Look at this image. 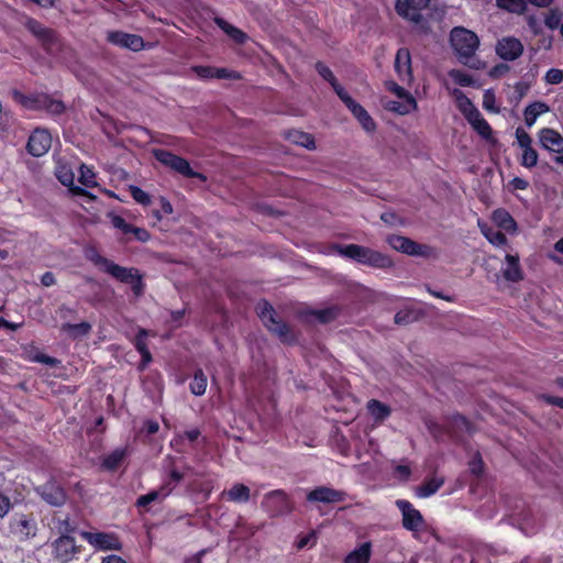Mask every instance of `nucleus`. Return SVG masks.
<instances>
[{"instance_id":"obj_1","label":"nucleus","mask_w":563,"mask_h":563,"mask_svg":"<svg viewBox=\"0 0 563 563\" xmlns=\"http://www.w3.org/2000/svg\"><path fill=\"white\" fill-rule=\"evenodd\" d=\"M452 48L464 64L475 54L478 48V36L464 27H454L450 34Z\"/></svg>"},{"instance_id":"obj_2","label":"nucleus","mask_w":563,"mask_h":563,"mask_svg":"<svg viewBox=\"0 0 563 563\" xmlns=\"http://www.w3.org/2000/svg\"><path fill=\"white\" fill-rule=\"evenodd\" d=\"M386 242L395 251L410 256L423 258H434L438 256L437 250L433 246L418 243L407 236L393 234L386 239Z\"/></svg>"},{"instance_id":"obj_3","label":"nucleus","mask_w":563,"mask_h":563,"mask_svg":"<svg viewBox=\"0 0 563 563\" xmlns=\"http://www.w3.org/2000/svg\"><path fill=\"white\" fill-rule=\"evenodd\" d=\"M257 313L264 325L282 341L289 342L295 339L291 329L277 318L275 310L267 301L257 305Z\"/></svg>"},{"instance_id":"obj_4","label":"nucleus","mask_w":563,"mask_h":563,"mask_svg":"<svg viewBox=\"0 0 563 563\" xmlns=\"http://www.w3.org/2000/svg\"><path fill=\"white\" fill-rule=\"evenodd\" d=\"M153 155L163 165L169 167L170 169L179 173L185 177L198 178L202 181L207 180V177L203 174L194 172L189 165V162L180 156H177L165 150H154Z\"/></svg>"},{"instance_id":"obj_5","label":"nucleus","mask_w":563,"mask_h":563,"mask_svg":"<svg viewBox=\"0 0 563 563\" xmlns=\"http://www.w3.org/2000/svg\"><path fill=\"white\" fill-rule=\"evenodd\" d=\"M24 26L41 42L45 49L51 51L59 45V38L56 32L44 26L37 20L33 18H26Z\"/></svg>"},{"instance_id":"obj_6","label":"nucleus","mask_w":563,"mask_h":563,"mask_svg":"<svg viewBox=\"0 0 563 563\" xmlns=\"http://www.w3.org/2000/svg\"><path fill=\"white\" fill-rule=\"evenodd\" d=\"M431 0H397L396 11L404 19L420 24L422 11L427 10Z\"/></svg>"},{"instance_id":"obj_7","label":"nucleus","mask_w":563,"mask_h":563,"mask_svg":"<svg viewBox=\"0 0 563 563\" xmlns=\"http://www.w3.org/2000/svg\"><path fill=\"white\" fill-rule=\"evenodd\" d=\"M262 506L271 512L273 517L280 516L291 511L288 496L284 490H273L264 496Z\"/></svg>"},{"instance_id":"obj_8","label":"nucleus","mask_w":563,"mask_h":563,"mask_svg":"<svg viewBox=\"0 0 563 563\" xmlns=\"http://www.w3.org/2000/svg\"><path fill=\"white\" fill-rule=\"evenodd\" d=\"M496 54L506 62L519 58L523 53V44L515 36H505L496 43Z\"/></svg>"},{"instance_id":"obj_9","label":"nucleus","mask_w":563,"mask_h":563,"mask_svg":"<svg viewBox=\"0 0 563 563\" xmlns=\"http://www.w3.org/2000/svg\"><path fill=\"white\" fill-rule=\"evenodd\" d=\"M396 505L401 511L404 528L412 532L419 531L424 523L421 512L407 500L399 499Z\"/></svg>"},{"instance_id":"obj_10","label":"nucleus","mask_w":563,"mask_h":563,"mask_svg":"<svg viewBox=\"0 0 563 563\" xmlns=\"http://www.w3.org/2000/svg\"><path fill=\"white\" fill-rule=\"evenodd\" d=\"M52 547L55 559L62 563L71 561L79 552V547H77L75 539L68 534L60 536L53 542Z\"/></svg>"},{"instance_id":"obj_11","label":"nucleus","mask_w":563,"mask_h":563,"mask_svg":"<svg viewBox=\"0 0 563 563\" xmlns=\"http://www.w3.org/2000/svg\"><path fill=\"white\" fill-rule=\"evenodd\" d=\"M81 537L97 550L121 549V542L113 533L82 531Z\"/></svg>"},{"instance_id":"obj_12","label":"nucleus","mask_w":563,"mask_h":563,"mask_svg":"<svg viewBox=\"0 0 563 563\" xmlns=\"http://www.w3.org/2000/svg\"><path fill=\"white\" fill-rule=\"evenodd\" d=\"M346 499L343 490H338L328 486H319L310 490L307 500L311 503L338 504Z\"/></svg>"},{"instance_id":"obj_13","label":"nucleus","mask_w":563,"mask_h":563,"mask_svg":"<svg viewBox=\"0 0 563 563\" xmlns=\"http://www.w3.org/2000/svg\"><path fill=\"white\" fill-rule=\"evenodd\" d=\"M52 146V136L46 130L36 129L29 137L27 151L35 157L43 156Z\"/></svg>"},{"instance_id":"obj_14","label":"nucleus","mask_w":563,"mask_h":563,"mask_svg":"<svg viewBox=\"0 0 563 563\" xmlns=\"http://www.w3.org/2000/svg\"><path fill=\"white\" fill-rule=\"evenodd\" d=\"M107 40L113 45L134 52H139L144 47V41L140 35L129 34L122 31L108 32Z\"/></svg>"},{"instance_id":"obj_15","label":"nucleus","mask_w":563,"mask_h":563,"mask_svg":"<svg viewBox=\"0 0 563 563\" xmlns=\"http://www.w3.org/2000/svg\"><path fill=\"white\" fill-rule=\"evenodd\" d=\"M395 71L402 84L411 85L413 75L411 69V55L408 48H399L395 57Z\"/></svg>"},{"instance_id":"obj_16","label":"nucleus","mask_w":563,"mask_h":563,"mask_svg":"<svg viewBox=\"0 0 563 563\" xmlns=\"http://www.w3.org/2000/svg\"><path fill=\"white\" fill-rule=\"evenodd\" d=\"M36 492L52 506H62L66 501L65 490L54 479H49L44 485L38 486Z\"/></svg>"},{"instance_id":"obj_17","label":"nucleus","mask_w":563,"mask_h":563,"mask_svg":"<svg viewBox=\"0 0 563 563\" xmlns=\"http://www.w3.org/2000/svg\"><path fill=\"white\" fill-rule=\"evenodd\" d=\"M342 102L347 107V109L352 112V114L357 119V121L361 123L363 129L366 132H374L376 130V123L374 122L373 118L369 115V113L360 104L357 103L350 95L347 93L345 97H343Z\"/></svg>"},{"instance_id":"obj_18","label":"nucleus","mask_w":563,"mask_h":563,"mask_svg":"<svg viewBox=\"0 0 563 563\" xmlns=\"http://www.w3.org/2000/svg\"><path fill=\"white\" fill-rule=\"evenodd\" d=\"M541 146L550 152L563 153V136L554 129L543 128L538 133Z\"/></svg>"},{"instance_id":"obj_19","label":"nucleus","mask_w":563,"mask_h":563,"mask_svg":"<svg viewBox=\"0 0 563 563\" xmlns=\"http://www.w3.org/2000/svg\"><path fill=\"white\" fill-rule=\"evenodd\" d=\"M506 266L501 269L503 277L511 283H518L523 279V273L517 254H507L505 256Z\"/></svg>"},{"instance_id":"obj_20","label":"nucleus","mask_w":563,"mask_h":563,"mask_svg":"<svg viewBox=\"0 0 563 563\" xmlns=\"http://www.w3.org/2000/svg\"><path fill=\"white\" fill-rule=\"evenodd\" d=\"M382 104L386 110L395 112L399 115L409 114L418 109V103H417L416 99L389 100V99L383 98Z\"/></svg>"},{"instance_id":"obj_21","label":"nucleus","mask_w":563,"mask_h":563,"mask_svg":"<svg viewBox=\"0 0 563 563\" xmlns=\"http://www.w3.org/2000/svg\"><path fill=\"white\" fill-rule=\"evenodd\" d=\"M362 264L382 269L391 268L394 266V262L388 255L369 247L366 250Z\"/></svg>"},{"instance_id":"obj_22","label":"nucleus","mask_w":563,"mask_h":563,"mask_svg":"<svg viewBox=\"0 0 563 563\" xmlns=\"http://www.w3.org/2000/svg\"><path fill=\"white\" fill-rule=\"evenodd\" d=\"M55 175L57 179L66 187H69L73 192L78 195H86L85 190L74 187L75 183V175L70 167H68L66 164H63L60 162L57 163Z\"/></svg>"},{"instance_id":"obj_23","label":"nucleus","mask_w":563,"mask_h":563,"mask_svg":"<svg viewBox=\"0 0 563 563\" xmlns=\"http://www.w3.org/2000/svg\"><path fill=\"white\" fill-rule=\"evenodd\" d=\"M137 272H139L137 268L123 267V266L115 264L114 262H111V264L109 265V267L107 268V271L104 273L109 274L110 276H112L113 278H115L117 280H119L121 283L129 284L130 282H133V277H134V275L137 274Z\"/></svg>"},{"instance_id":"obj_24","label":"nucleus","mask_w":563,"mask_h":563,"mask_svg":"<svg viewBox=\"0 0 563 563\" xmlns=\"http://www.w3.org/2000/svg\"><path fill=\"white\" fill-rule=\"evenodd\" d=\"M452 96L455 99L456 107L463 113L465 119L472 118L478 109L473 104V102L465 96V93L460 89H453Z\"/></svg>"},{"instance_id":"obj_25","label":"nucleus","mask_w":563,"mask_h":563,"mask_svg":"<svg viewBox=\"0 0 563 563\" xmlns=\"http://www.w3.org/2000/svg\"><path fill=\"white\" fill-rule=\"evenodd\" d=\"M285 136L289 142L300 145L307 150L312 151L316 148L314 137L309 133L299 130H289L285 133Z\"/></svg>"},{"instance_id":"obj_26","label":"nucleus","mask_w":563,"mask_h":563,"mask_svg":"<svg viewBox=\"0 0 563 563\" xmlns=\"http://www.w3.org/2000/svg\"><path fill=\"white\" fill-rule=\"evenodd\" d=\"M366 246H362L358 244H347V245H336L335 251L347 258L354 260L357 263L362 264L364 261V256L366 254Z\"/></svg>"},{"instance_id":"obj_27","label":"nucleus","mask_w":563,"mask_h":563,"mask_svg":"<svg viewBox=\"0 0 563 563\" xmlns=\"http://www.w3.org/2000/svg\"><path fill=\"white\" fill-rule=\"evenodd\" d=\"M550 111L549 106L545 102L537 101L526 107L523 111V118L526 124L532 126L538 117Z\"/></svg>"},{"instance_id":"obj_28","label":"nucleus","mask_w":563,"mask_h":563,"mask_svg":"<svg viewBox=\"0 0 563 563\" xmlns=\"http://www.w3.org/2000/svg\"><path fill=\"white\" fill-rule=\"evenodd\" d=\"M316 69L318 74L332 86L333 90L336 92L340 99L347 95L344 88L338 82L335 76L329 67L319 62L316 64Z\"/></svg>"},{"instance_id":"obj_29","label":"nucleus","mask_w":563,"mask_h":563,"mask_svg":"<svg viewBox=\"0 0 563 563\" xmlns=\"http://www.w3.org/2000/svg\"><path fill=\"white\" fill-rule=\"evenodd\" d=\"M493 221L495 222V224L498 228H500L507 232L514 233L517 230V224H516L514 218L510 216L509 212H507L504 209H497L494 211Z\"/></svg>"},{"instance_id":"obj_30","label":"nucleus","mask_w":563,"mask_h":563,"mask_svg":"<svg viewBox=\"0 0 563 563\" xmlns=\"http://www.w3.org/2000/svg\"><path fill=\"white\" fill-rule=\"evenodd\" d=\"M223 496L233 503H247L250 500L251 492L244 484H234L230 489L223 492Z\"/></svg>"},{"instance_id":"obj_31","label":"nucleus","mask_w":563,"mask_h":563,"mask_svg":"<svg viewBox=\"0 0 563 563\" xmlns=\"http://www.w3.org/2000/svg\"><path fill=\"white\" fill-rule=\"evenodd\" d=\"M173 489L174 487L170 486L169 483H165L158 490H153L146 495L140 496L136 500V506L145 507L159 498H165L173 492Z\"/></svg>"},{"instance_id":"obj_32","label":"nucleus","mask_w":563,"mask_h":563,"mask_svg":"<svg viewBox=\"0 0 563 563\" xmlns=\"http://www.w3.org/2000/svg\"><path fill=\"white\" fill-rule=\"evenodd\" d=\"M91 324L89 322L82 321L79 323H69L66 322L60 327V330L66 333L68 336L73 339L86 336L91 331Z\"/></svg>"},{"instance_id":"obj_33","label":"nucleus","mask_w":563,"mask_h":563,"mask_svg":"<svg viewBox=\"0 0 563 563\" xmlns=\"http://www.w3.org/2000/svg\"><path fill=\"white\" fill-rule=\"evenodd\" d=\"M444 484V478L440 476H433L426 481L424 484L417 487L416 494L420 498H427L438 492V489Z\"/></svg>"},{"instance_id":"obj_34","label":"nucleus","mask_w":563,"mask_h":563,"mask_svg":"<svg viewBox=\"0 0 563 563\" xmlns=\"http://www.w3.org/2000/svg\"><path fill=\"white\" fill-rule=\"evenodd\" d=\"M478 227L483 235L495 246H505L507 244V238L500 231H497L486 223L478 221Z\"/></svg>"},{"instance_id":"obj_35","label":"nucleus","mask_w":563,"mask_h":563,"mask_svg":"<svg viewBox=\"0 0 563 563\" xmlns=\"http://www.w3.org/2000/svg\"><path fill=\"white\" fill-rule=\"evenodd\" d=\"M214 22L234 42L242 44L246 41V37H247L246 34L243 31H241L240 29L228 23L225 20H223L221 18H216Z\"/></svg>"},{"instance_id":"obj_36","label":"nucleus","mask_w":563,"mask_h":563,"mask_svg":"<svg viewBox=\"0 0 563 563\" xmlns=\"http://www.w3.org/2000/svg\"><path fill=\"white\" fill-rule=\"evenodd\" d=\"M367 410L376 422H383L390 415V408L376 399L367 402Z\"/></svg>"},{"instance_id":"obj_37","label":"nucleus","mask_w":563,"mask_h":563,"mask_svg":"<svg viewBox=\"0 0 563 563\" xmlns=\"http://www.w3.org/2000/svg\"><path fill=\"white\" fill-rule=\"evenodd\" d=\"M467 121L482 137L488 140L492 136V128L479 111L467 119Z\"/></svg>"},{"instance_id":"obj_38","label":"nucleus","mask_w":563,"mask_h":563,"mask_svg":"<svg viewBox=\"0 0 563 563\" xmlns=\"http://www.w3.org/2000/svg\"><path fill=\"white\" fill-rule=\"evenodd\" d=\"M371 556V544L363 543L357 549L352 551L346 558L344 563H367Z\"/></svg>"},{"instance_id":"obj_39","label":"nucleus","mask_w":563,"mask_h":563,"mask_svg":"<svg viewBox=\"0 0 563 563\" xmlns=\"http://www.w3.org/2000/svg\"><path fill=\"white\" fill-rule=\"evenodd\" d=\"M496 5L514 14H523L527 10L526 0H496Z\"/></svg>"},{"instance_id":"obj_40","label":"nucleus","mask_w":563,"mask_h":563,"mask_svg":"<svg viewBox=\"0 0 563 563\" xmlns=\"http://www.w3.org/2000/svg\"><path fill=\"white\" fill-rule=\"evenodd\" d=\"M189 388L195 396H201L206 393L207 377L201 369H198L195 373L194 379L190 383Z\"/></svg>"},{"instance_id":"obj_41","label":"nucleus","mask_w":563,"mask_h":563,"mask_svg":"<svg viewBox=\"0 0 563 563\" xmlns=\"http://www.w3.org/2000/svg\"><path fill=\"white\" fill-rule=\"evenodd\" d=\"M340 309L338 307H329L325 309L314 310L312 316L321 323H328L338 318Z\"/></svg>"},{"instance_id":"obj_42","label":"nucleus","mask_w":563,"mask_h":563,"mask_svg":"<svg viewBox=\"0 0 563 563\" xmlns=\"http://www.w3.org/2000/svg\"><path fill=\"white\" fill-rule=\"evenodd\" d=\"M125 455V449H117L103 460V466L108 470H114L120 465Z\"/></svg>"},{"instance_id":"obj_43","label":"nucleus","mask_w":563,"mask_h":563,"mask_svg":"<svg viewBox=\"0 0 563 563\" xmlns=\"http://www.w3.org/2000/svg\"><path fill=\"white\" fill-rule=\"evenodd\" d=\"M544 24L551 30L560 27L563 24V12L556 8L551 9L545 14Z\"/></svg>"},{"instance_id":"obj_44","label":"nucleus","mask_w":563,"mask_h":563,"mask_svg":"<svg viewBox=\"0 0 563 563\" xmlns=\"http://www.w3.org/2000/svg\"><path fill=\"white\" fill-rule=\"evenodd\" d=\"M449 76L454 80L455 84L462 87H468L474 85V80L471 75L459 69H452L449 71Z\"/></svg>"},{"instance_id":"obj_45","label":"nucleus","mask_w":563,"mask_h":563,"mask_svg":"<svg viewBox=\"0 0 563 563\" xmlns=\"http://www.w3.org/2000/svg\"><path fill=\"white\" fill-rule=\"evenodd\" d=\"M385 87L400 100L415 99L410 92L393 80L386 81Z\"/></svg>"},{"instance_id":"obj_46","label":"nucleus","mask_w":563,"mask_h":563,"mask_svg":"<svg viewBox=\"0 0 563 563\" xmlns=\"http://www.w3.org/2000/svg\"><path fill=\"white\" fill-rule=\"evenodd\" d=\"M538 163V153L532 147L522 148L521 165L528 168L534 167Z\"/></svg>"},{"instance_id":"obj_47","label":"nucleus","mask_w":563,"mask_h":563,"mask_svg":"<svg viewBox=\"0 0 563 563\" xmlns=\"http://www.w3.org/2000/svg\"><path fill=\"white\" fill-rule=\"evenodd\" d=\"M87 258L93 263L99 269L106 272L112 261L100 255L96 250H91L87 253Z\"/></svg>"},{"instance_id":"obj_48","label":"nucleus","mask_w":563,"mask_h":563,"mask_svg":"<svg viewBox=\"0 0 563 563\" xmlns=\"http://www.w3.org/2000/svg\"><path fill=\"white\" fill-rule=\"evenodd\" d=\"M79 181L86 187H95L97 185L95 173L86 165L80 166Z\"/></svg>"},{"instance_id":"obj_49","label":"nucleus","mask_w":563,"mask_h":563,"mask_svg":"<svg viewBox=\"0 0 563 563\" xmlns=\"http://www.w3.org/2000/svg\"><path fill=\"white\" fill-rule=\"evenodd\" d=\"M483 107L487 111L498 113L499 108L496 107V97L493 90L488 89L484 92L483 96Z\"/></svg>"},{"instance_id":"obj_50","label":"nucleus","mask_w":563,"mask_h":563,"mask_svg":"<svg viewBox=\"0 0 563 563\" xmlns=\"http://www.w3.org/2000/svg\"><path fill=\"white\" fill-rule=\"evenodd\" d=\"M395 323L397 324H408L415 320H417V316L413 310L406 309L400 310L395 314Z\"/></svg>"},{"instance_id":"obj_51","label":"nucleus","mask_w":563,"mask_h":563,"mask_svg":"<svg viewBox=\"0 0 563 563\" xmlns=\"http://www.w3.org/2000/svg\"><path fill=\"white\" fill-rule=\"evenodd\" d=\"M129 190H130L131 196L133 197V199L136 202H139L143 206H147L151 203L150 196L141 188H139L136 186H130Z\"/></svg>"},{"instance_id":"obj_52","label":"nucleus","mask_w":563,"mask_h":563,"mask_svg":"<svg viewBox=\"0 0 563 563\" xmlns=\"http://www.w3.org/2000/svg\"><path fill=\"white\" fill-rule=\"evenodd\" d=\"M200 79H212L214 78V67L212 66H192L190 68Z\"/></svg>"},{"instance_id":"obj_53","label":"nucleus","mask_w":563,"mask_h":563,"mask_svg":"<svg viewBox=\"0 0 563 563\" xmlns=\"http://www.w3.org/2000/svg\"><path fill=\"white\" fill-rule=\"evenodd\" d=\"M516 139H517V143L521 150L532 146L531 136L522 128L516 129Z\"/></svg>"},{"instance_id":"obj_54","label":"nucleus","mask_w":563,"mask_h":563,"mask_svg":"<svg viewBox=\"0 0 563 563\" xmlns=\"http://www.w3.org/2000/svg\"><path fill=\"white\" fill-rule=\"evenodd\" d=\"M545 82L550 85H558L563 81V70L558 68H551L545 74Z\"/></svg>"},{"instance_id":"obj_55","label":"nucleus","mask_w":563,"mask_h":563,"mask_svg":"<svg viewBox=\"0 0 563 563\" xmlns=\"http://www.w3.org/2000/svg\"><path fill=\"white\" fill-rule=\"evenodd\" d=\"M55 523L57 530L63 534H67L68 532L74 530V527L70 523L69 518L66 516L64 518L57 517L55 518Z\"/></svg>"},{"instance_id":"obj_56","label":"nucleus","mask_w":563,"mask_h":563,"mask_svg":"<svg viewBox=\"0 0 563 563\" xmlns=\"http://www.w3.org/2000/svg\"><path fill=\"white\" fill-rule=\"evenodd\" d=\"M132 287V290L135 296H141L144 291V283H143V276L141 275L140 271L136 275L133 277V282L129 283Z\"/></svg>"},{"instance_id":"obj_57","label":"nucleus","mask_w":563,"mask_h":563,"mask_svg":"<svg viewBox=\"0 0 563 563\" xmlns=\"http://www.w3.org/2000/svg\"><path fill=\"white\" fill-rule=\"evenodd\" d=\"M56 313L60 319L68 320L74 319L77 316V310L66 305H62L58 307Z\"/></svg>"},{"instance_id":"obj_58","label":"nucleus","mask_w":563,"mask_h":563,"mask_svg":"<svg viewBox=\"0 0 563 563\" xmlns=\"http://www.w3.org/2000/svg\"><path fill=\"white\" fill-rule=\"evenodd\" d=\"M213 74H214V78H219V79H222V78L240 79L241 78V76L236 71L229 70L227 68H216L214 67Z\"/></svg>"},{"instance_id":"obj_59","label":"nucleus","mask_w":563,"mask_h":563,"mask_svg":"<svg viewBox=\"0 0 563 563\" xmlns=\"http://www.w3.org/2000/svg\"><path fill=\"white\" fill-rule=\"evenodd\" d=\"M147 335V331L144 330V329H141L136 335V339H135V347L136 350L141 353L145 350H147V345H146V342H145V338Z\"/></svg>"},{"instance_id":"obj_60","label":"nucleus","mask_w":563,"mask_h":563,"mask_svg":"<svg viewBox=\"0 0 563 563\" xmlns=\"http://www.w3.org/2000/svg\"><path fill=\"white\" fill-rule=\"evenodd\" d=\"M48 112L59 114L64 111V104L58 100H48L45 102Z\"/></svg>"},{"instance_id":"obj_61","label":"nucleus","mask_w":563,"mask_h":563,"mask_svg":"<svg viewBox=\"0 0 563 563\" xmlns=\"http://www.w3.org/2000/svg\"><path fill=\"white\" fill-rule=\"evenodd\" d=\"M509 71V66L507 64H498L489 71V75L494 78H498L504 76Z\"/></svg>"},{"instance_id":"obj_62","label":"nucleus","mask_w":563,"mask_h":563,"mask_svg":"<svg viewBox=\"0 0 563 563\" xmlns=\"http://www.w3.org/2000/svg\"><path fill=\"white\" fill-rule=\"evenodd\" d=\"M132 234L135 240L141 241V242H146L150 240V233L143 228L134 227Z\"/></svg>"},{"instance_id":"obj_63","label":"nucleus","mask_w":563,"mask_h":563,"mask_svg":"<svg viewBox=\"0 0 563 563\" xmlns=\"http://www.w3.org/2000/svg\"><path fill=\"white\" fill-rule=\"evenodd\" d=\"M540 398L550 405H554L563 409V398L561 397L541 395Z\"/></svg>"},{"instance_id":"obj_64","label":"nucleus","mask_w":563,"mask_h":563,"mask_svg":"<svg viewBox=\"0 0 563 563\" xmlns=\"http://www.w3.org/2000/svg\"><path fill=\"white\" fill-rule=\"evenodd\" d=\"M110 220L111 224L120 231H122L128 223L122 217L117 214H110Z\"/></svg>"}]
</instances>
